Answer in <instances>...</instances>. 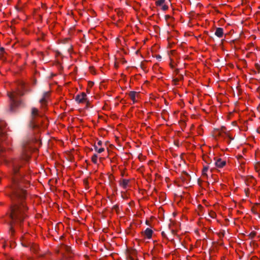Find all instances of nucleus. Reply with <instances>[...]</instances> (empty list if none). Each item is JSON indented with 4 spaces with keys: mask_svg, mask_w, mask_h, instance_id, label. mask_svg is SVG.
Listing matches in <instances>:
<instances>
[{
    "mask_svg": "<svg viewBox=\"0 0 260 260\" xmlns=\"http://www.w3.org/2000/svg\"><path fill=\"white\" fill-rule=\"evenodd\" d=\"M36 141L30 139L24 141L22 144V155L20 157L11 159L8 164L10 169V178L11 181L10 196L12 205L9 217L11 219L10 230L12 233H14L13 224H18L21 226L24 219L27 216V192L25 188L27 187L29 182L20 168L30 158L29 152L34 149V144Z\"/></svg>",
    "mask_w": 260,
    "mask_h": 260,
    "instance_id": "1",
    "label": "nucleus"
},
{
    "mask_svg": "<svg viewBox=\"0 0 260 260\" xmlns=\"http://www.w3.org/2000/svg\"><path fill=\"white\" fill-rule=\"evenodd\" d=\"M25 89V83L23 82H20L18 87L16 90L8 92L7 95L10 99L9 111L11 113H15L19 108H24L26 104L24 102L18 99V96H22L24 94Z\"/></svg>",
    "mask_w": 260,
    "mask_h": 260,
    "instance_id": "2",
    "label": "nucleus"
},
{
    "mask_svg": "<svg viewBox=\"0 0 260 260\" xmlns=\"http://www.w3.org/2000/svg\"><path fill=\"white\" fill-rule=\"evenodd\" d=\"M38 110L36 108L31 109V120L29 123V126L32 128H37L40 126L42 120L40 119Z\"/></svg>",
    "mask_w": 260,
    "mask_h": 260,
    "instance_id": "3",
    "label": "nucleus"
},
{
    "mask_svg": "<svg viewBox=\"0 0 260 260\" xmlns=\"http://www.w3.org/2000/svg\"><path fill=\"white\" fill-rule=\"evenodd\" d=\"M7 129V123L4 120L0 119V139L1 141H4L5 139Z\"/></svg>",
    "mask_w": 260,
    "mask_h": 260,
    "instance_id": "4",
    "label": "nucleus"
},
{
    "mask_svg": "<svg viewBox=\"0 0 260 260\" xmlns=\"http://www.w3.org/2000/svg\"><path fill=\"white\" fill-rule=\"evenodd\" d=\"M86 94L84 92H82L81 94H78L75 98V100L78 103H82L84 102L86 99Z\"/></svg>",
    "mask_w": 260,
    "mask_h": 260,
    "instance_id": "5",
    "label": "nucleus"
},
{
    "mask_svg": "<svg viewBox=\"0 0 260 260\" xmlns=\"http://www.w3.org/2000/svg\"><path fill=\"white\" fill-rule=\"evenodd\" d=\"M214 159L215 160L214 164L216 167L218 168H221L223 167L226 164V161L222 160L221 158H217L214 157Z\"/></svg>",
    "mask_w": 260,
    "mask_h": 260,
    "instance_id": "6",
    "label": "nucleus"
},
{
    "mask_svg": "<svg viewBox=\"0 0 260 260\" xmlns=\"http://www.w3.org/2000/svg\"><path fill=\"white\" fill-rule=\"evenodd\" d=\"M142 234L145 236L147 239H150L152 237L153 231L147 228L145 231L142 232Z\"/></svg>",
    "mask_w": 260,
    "mask_h": 260,
    "instance_id": "7",
    "label": "nucleus"
},
{
    "mask_svg": "<svg viewBox=\"0 0 260 260\" xmlns=\"http://www.w3.org/2000/svg\"><path fill=\"white\" fill-rule=\"evenodd\" d=\"M215 35L218 38H221L223 35V29L222 28L218 27L215 32Z\"/></svg>",
    "mask_w": 260,
    "mask_h": 260,
    "instance_id": "8",
    "label": "nucleus"
},
{
    "mask_svg": "<svg viewBox=\"0 0 260 260\" xmlns=\"http://www.w3.org/2000/svg\"><path fill=\"white\" fill-rule=\"evenodd\" d=\"M129 182V180L127 179H122L121 181L119 182V184L120 186H121L123 188H126L127 187V186Z\"/></svg>",
    "mask_w": 260,
    "mask_h": 260,
    "instance_id": "9",
    "label": "nucleus"
},
{
    "mask_svg": "<svg viewBox=\"0 0 260 260\" xmlns=\"http://www.w3.org/2000/svg\"><path fill=\"white\" fill-rule=\"evenodd\" d=\"M23 246H25V247L27 246L24 244H23ZM28 246H29L30 247V250L34 252H36L38 251V246L37 245L29 244Z\"/></svg>",
    "mask_w": 260,
    "mask_h": 260,
    "instance_id": "10",
    "label": "nucleus"
},
{
    "mask_svg": "<svg viewBox=\"0 0 260 260\" xmlns=\"http://www.w3.org/2000/svg\"><path fill=\"white\" fill-rule=\"evenodd\" d=\"M136 93L137 92L134 91H132L129 93V96L131 98V99L133 100L134 103L135 102V97Z\"/></svg>",
    "mask_w": 260,
    "mask_h": 260,
    "instance_id": "11",
    "label": "nucleus"
},
{
    "mask_svg": "<svg viewBox=\"0 0 260 260\" xmlns=\"http://www.w3.org/2000/svg\"><path fill=\"white\" fill-rule=\"evenodd\" d=\"M48 92H46L43 94V98L40 99V103L42 104H45L46 102V96L47 95Z\"/></svg>",
    "mask_w": 260,
    "mask_h": 260,
    "instance_id": "12",
    "label": "nucleus"
},
{
    "mask_svg": "<svg viewBox=\"0 0 260 260\" xmlns=\"http://www.w3.org/2000/svg\"><path fill=\"white\" fill-rule=\"evenodd\" d=\"M94 150L96 151H97L99 153H101L103 152L105 150L104 148H98L96 145H94Z\"/></svg>",
    "mask_w": 260,
    "mask_h": 260,
    "instance_id": "13",
    "label": "nucleus"
},
{
    "mask_svg": "<svg viewBox=\"0 0 260 260\" xmlns=\"http://www.w3.org/2000/svg\"><path fill=\"white\" fill-rule=\"evenodd\" d=\"M97 158L98 155L96 154H94L91 157L92 161L95 164H97Z\"/></svg>",
    "mask_w": 260,
    "mask_h": 260,
    "instance_id": "14",
    "label": "nucleus"
},
{
    "mask_svg": "<svg viewBox=\"0 0 260 260\" xmlns=\"http://www.w3.org/2000/svg\"><path fill=\"white\" fill-rule=\"evenodd\" d=\"M165 0H158L156 2V5L157 6H161L164 5Z\"/></svg>",
    "mask_w": 260,
    "mask_h": 260,
    "instance_id": "15",
    "label": "nucleus"
},
{
    "mask_svg": "<svg viewBox=\"0 0 260 260\" xmlns=\"http://www.w3.org/2000/svg\"><path fill=\"white\" fill-rule=\"evenodd\" d=\"M209 167L208 166L204 167L202 170L203 175H207L206 172L208 171Z\"/></svg>",
    "mask_w": 260,
    "mask_h": 260,
    "instance_id": "16",
    "label": "nucleus"
},
{
    "mask_svg": "<svg viewBox=\"0 0 260 260\" xmlns=\"http://www.w3.org/2000/svg\"><path fill=\"white\" fill-rule=\"evenodd\" d=\"M113 210H115V211L117 212V213H118L119 211V206L118 205H115L114 206H113Z\"/></svg>",
    "mask_w": 260,
    "mask_h": 260,
    "instance_id": "17",
    "label": "nucleus"
},
{
    "mask_svg": "<svg viewBox=\"0 0 260 260\" xmlns=\"http://www.w3.org/2000/svg\"><path fill=\"white\" fill-rule=\"evenodd\" d=\"M255 235L256 233L255 232H252L249 234L248 236L250 238L252 239L255 237Z\"/></svg>",
    "mask_w": 260,
    "mask_h": 260,
    "instance_id": "18",
    "label": "nucleus"
},
{
    "mask_svg": "<svg viewBox=\"0 0 260 260\" xmlns=\"http://www.w3.org/2000/svg\"><path fill=\"white\" fill-rule=\"evenodd\" d=\"M255 169L256 171H259L260 170V162H257L255 166Z\"/></svg>",
    "mask_w": 260,
    "mask_h": 260,
    "instance_id": "19",
    "label": "nucleus"
},
{
    "mask_svg": "<svg viewBox=\"0 0 260 260\" xmlns=\"http://www.w3.org/2000/svg\"><path fill=\"white\" fill-rule=\"evenodd\" d=\"M64 249L68 252H70L71 250V247L67 246H64Z\"/></svg>",
    "mask_w": 260,
    "mask_h": 260,
    "instance_id": "20",
    "label": "nucleus"
},
{
    "mask_svg": "<svg viewBox=\"0 0 260 260\" xmlns=\"http://www.w3.org/2000/svg\"><path fill=\"white\" fill-rule=\"evenodd\" d=\"M161 6H162L161 9L163 11H166L168 9V7L166 5H164Z\"/></svg>",
    "mask_w": 260,
    "mask_h": 260,
    "instance_id": "21",
    "label": "nucleus"
},
{
    "mask_svg": "<svg viewBox=\"0 0 260 260\" xmlns=\"http://www.w3.org/2000/svg\"><path fill=\"white\" fill-rule=\"evenodd\" d=\"M156 58L157 60L160 61L161 59V55L158 54V55H156Z\"/></svg>",
    "mask_w": 260,
    "mask_h": 260,
    "instance_id": "22",
    "label": "nucleus"
},
{
    "mask_svg": "<svg viewBox=\"0 0 260 260\" xmlns=\"http://www.w3.org/2000/svg\"><path fill=\"white\" fill-rule=\"evenodd\" d=\"M64 257L66 260H70V258L71 257V255L64 256Z\"/></svg>",
    "mask_w": 260,
    "mask_h": 260,
    "instance_id": "23",
    "label": "nucleus"
},
{
    "mask_svg": "<svg viewBox=\"0 0 260 260\" xmlns=\"http://www.w3.org/2000/svg\"><path fill=\"white\" fill-rule=\"evenodd\" d=\"M0 52L1 53H3L5 52V49L3 47H0Z\"/></svg>",
    "mask_w": 260,
    "mask_h": 260,
    "instance_id": "24",
    "label": "nucleus"
},
{
    "mask_svg": "<svg viewBox=\"0 0 260 260\" xmlns=\"http://www.w3.org/2000/svg\"><path fill=\"white\" fill-rule=\"evenodd\" d=\"M84 183L86 186H87L88 185V180L87 179L84 180Z\"/></svg>",
    "mask_w": 260,
    "mask_h": 260,
    "instance_id": "25",
    "label": "nucleus"
},
{
    "mask_svg": "<svg viewBox=\"0 0 260 260\" xmlns=\"http://www.w3.org/2000/svg\"><path fill=\"white\" fill-rule=\"evenodd\" d=\"M161 235H162L163 237H164V238H166L167 237L166 234V233L164 232H161Z\"/></svg>",
    "mask_w": 260,
    "mask_h": 260,
    "instance_id": "26",
    "label": "nucleus"
},
{
    "mask_svg": "<svg viewBox=\"0 0 260 260\" xmlns=\"http://www.w3.org/2000/svg\"><path fill=\"white\" fill-rule=\"evenodd\" d=\"M256 69L258 70V72L260 71V66L258 64H256Z\"/></svg>",
    "mask_w": 260,
    "mask_h": 260,
    "instance_id": "27",
    "label": "nucleus"
},
{
    "mask_svg": "<svg viewBox=\"0 0 260 260\" xmlns=\"http://www.w3.org/2000/svg\"><path fill=\"white\" fill-rule=\"evenodd\" d=\"M97 144H98L99 146H101V145H102V142L101 141H99L98 142Z\"/></svg>",
    "mask_w": 260,
    "mask_h": 260,
    "instance_id": "28",
    "label": "nucleus"
},
{
    "mask_svg": "<svg viewBox=\"0 0 260 260\" xmlns=\"http://www.w3.org/2000/svg\"><path fill=\"white\" fill-rule=\"evenodd\" d=\"M215 215V213L214 212H212V214L210 215V216L212 217V218H214V215Z\"/></svg>",
    "mask_w": 260,
    "mask_h": 260,
    "instance_id": "29",
    "label": "nucleus"
},
{
    "mask_svg": "<svg viewBox=\"0 0 260 260\" xmlns=\"http://www.w3.org/2000/svg\"><path fill=\"white\" fill-rule=\"evenodd\" d=\"M146 224L148 225L149 224V221L148 220L146 221Z\"/></svg>",
    "mask_w": 260,
    "mask_h": 260,
    "instance_id": "30",
    "label": "nucleus"
},
{
    "mask_svg": "<svg viewBox=\"0 0 260 260\" xmlns=\"http://www.w3.org/2000/svg\"><path fill=\"white\" fill-rule=\"evenodd\" d=\"M176 72L177 74H178V72H179V70L178 69L176 70Z\"/></svg>",
    "mask_w": 260,
    "mask_h": 260,
    "instance_id": "31",
    "label": "nucleus"
},
{
    "mask_svg": "<svg viewBox=\"0 0 260 260\" xmlns=\"http://www.w3.org/2000/svg\"><path fill=\"white\" fill-rule=\"evenodd\" d=\"M205 161H206V162L207 163H208V164H211V160L210 162H208V161H206V160H205Z\"/></svg>",
    "mask_w": 260,
    "mask_h": 260,
    "instance_id": "32",
    "label": "nucleus"
},
{
    "mask_svg": "<svg viewBox=\"0 0 260 260\" xmlns=\"http://www.w3.org/2000/svg\"><path fill=\"white\" fill-rule=\"evenodd\" d=\"M253 213L255 214H257V212H256L255 211H252Z\"/></svg>",
    "mask_w": 260,
    "mask_h": 260,
    "instance_id": "33",
    "label": "nucleus"
},
{
    "mask_svg": "<svg viewBox=\"0 0 260 260\" xmlns=\"http://www.w3.org/2000/svg\"><path fill=\"white\" fill-rule=\"evenodd\" d=\"M175 81H176V82H177V81H178V80L176 79H175Z\"/></svg>",
    "mask_w": 260,
    "mask_h": 260,
    "instance_id": "34",
    "label": "nucleus"
}]
</instances>
